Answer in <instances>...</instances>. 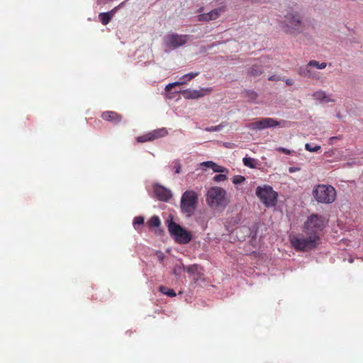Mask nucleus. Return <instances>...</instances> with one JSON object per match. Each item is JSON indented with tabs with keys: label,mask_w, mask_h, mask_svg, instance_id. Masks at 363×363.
Returning <instances> with one entry per match:
<instances>
[{
	"label": "nucleus",
	"mask_w": 363,
	"mask_h": 363,
	"mask_svg": "<svg viewBox=\"0 0 363 363\" xmlns=\"http://www.w3.org/2000/svg\"><path fill=\"white\" fill-rule=\"evenodd\" d=\"M328 220L318 214L311 215L304 223L303 231L308 235L302 234L290 237V242L294 249L299 251H310L318 245L320 233L325 228Z\"/></svg>",
	"instance_id": "nucleus-1"
},
{
	"label": "nucleus",
	"mask_w": 363,
	"mask_h": 363,
	"mask_svg": "<svg viewBox=\"0 0 363 363\" xmlns=\"http://www.w3.org/2000/svg\"><path fill=\"white\" fill-rule=\"evenodd\" d=\"M282 30L288 34L298 35L305 30V23L297 11L287 13L281 23Z\"/></svg>",
	"instance_id": "nucleus-2"
},
{
	"label": "nucleus",
	"mask_w": 363,
	"mask_h": 363,
	"mask_svg": "<svg viewBox=\"0 0 363 363\" xmlns=\"http://www.w3.org/2000/svg\"><path fill=\"white\" fill-rule=\"evenodd\" d=\"M199 203L197 194L192 190H187L183 193L180 201V209L186 217H191L196 209Z\"/></svg>",
	"instance_id": "nucleus-3"
},
{
	"label": "nucleus",
	"mask_w": 363,
	"mask_h": 363,
	"mask_svg": "<svg viewBox=\"0 0 363 363\" xmlns=\"http://www.w3.org/2000/svg\"><path fill=\"white\" fill-rule=\"evenodd\" d=\"M226 191L219 186L210 188L206 194V202L212 208L225 207L228 204Z\"/></svg>",
	"instance_id": "nucleus-4"
},
{
	"label": "nucleus",
	"mask_w": 363,
	"mask_h": 363,
	"mask_svg": "<svg viewBox=\"0 0 363 363\" xmlns=\"http://www.w3.org/2000/svg\"><path fill=\"white\" fill-rule=\"evenodd\" d=\"M313 195L318 203H331L336 197V191L330 185L318 184L313 190Z\"/></svg>",
	"instance_id": "nucleus-5"
},
{
	"label": "nucleus",
	"mask_w": 363,
	"mask_h": 363,
	"mask_svg": "<svg viewBox=\"0 0 363 363\" xmlns=\"http://www.w3.org/2000/svg\"><path fill=\"white\" fill-rule=\"evenodd\" d=\"M167 222L168 223L167 227L169 233L177 242L179 244H186L191 240L192 236L190 232L174 222L172 219Z\"/></svg>",
	"instance_id": "nucleus-6"
},
{
	"label": "nucleus",
	"mask_w": 363,
	"mask_h": 363,
	"mask_svg": "<svg viewBox=\"0 0 363 363\" xmlns=\"http://www.w3.org/2000/svg\"><path fill=\"white\" fill-rule=\"evenodd\" d=\"M256 195L267 207H273L277 204L278 194L270 186H258Z\"/></svg>",
	"instance_id": "nucleus-7"
},
{
	"label": "nucleus",
	"mask_w": 363,
	"mask_h": 363,
	"mask_svg": "<svg viewBox=\"0 0 363 363\" xmlns=\"http://www.w3.org/2000/svg\"><path fill=\"white\" fill-rule=\"evenodd\" d=\"M281 125V123L272 118H263L259 121L251 123L249 125L252 130H262Z\"/></svg>",
	"instance_id": "nucleus-8"
},
{
	"label": "nucleus",
	"mask_w": 363,
	"mask_h": 363,
	"mask_svg": "<svg viewBox=\"0 0 363 363\" xmlns=\"http://www.w3.org/2000/svg\"><path fill=\"white\" fill-rule=\"evenodd\" d=\"M189 36L188 35H178L176 33L167 35L165 38V43L169 47L178 48L184 45Z\"/></svg>",
	"instance_id": "nucleus-9"
},
{
	"label": "nucleus",
	"mask_w": 363,
	"mask_h": 363,
	"mask_svg": "<svg viewBox=\"0 0 363 363\" xmlns=\"http://www.w3.org/2000/svg\"><path fill=\"white\" fill-rule=\"evenodd\" d=\"M225 6H220L218 8H216L212 11H211L208 13H201L198 16V20L199 21H204V22H208L212 20L217 19L221 13L225 12Z\"/></svg>",
	"instance_id": "nucleus-10"
},
{
	"label": "nucleus",
	"mask_w": 363,
	"mask_h": 363,
	"mask_svg": "<svg viewBox=\"0 0 363 363\" xmlns=\"http://www.w3.org/2000/svg\"><path fill=\"white\" fill-rule=\"evenodd\" d=\"M155 197L162 201H168L172 197L171 191L163 186L155 184L153 186Z\"/></svg>",
	"instance_id": "nucleus-11"
},
{
	"label": "nucleus",
	"mask_w": 363,
	"mask_h": 363,
	"mask_svg": "<svg viewBox=\"0 0 363 363\" xmlns=\"http://www.w3.org/2000/svg\"><path fill=\"white\" fill-rule=\"evenodd\" d=\"M101 117L103 120L114 124L120 123L123 119V116L121 114L112 111L103 112Z\"/></svg>",
	"instance_id": "nucleus-12"
},
{
	"label": "nucleus",
	"mask_w": 363,
	"mask_h": 363,
	"mask_svg": "<svg viewBox=\"0 0 363 363\" xmlns=\"http://www.w3.org/2000/svg\"><path fill=\"white\" fill-rule=\"evenodd\" d=\"M309 66V62L306 66L300 67L298 69V74L302 77L310 79H318V75L315 71Z\"/></svg>",
	"instance_id": "nucleus-13"
},
{
	"label": "nucleus",
	"mask_w": 363,
	"mask_h": 363,
	"mask_svg": "<svg viewBox=\"0 0 363 363\" xmlns=\"http://www.w3.org/2000/svg\"><path fill=\"white\" fill-rule=\"evenodd\" d=\"M211 89H201V90L187 89L183 91V96L186 99H198L205 95V91L210 92Z\"/></svg>",
	"instance_id": "nucleus-14"
},
{
	"label": "nucleus",
	"mask_w": 363,
	"mask_h": 363,
	"mask_svg": "<svg viewBox=\"0 0 363 363\" xmlns=\"http://www.w3.org/2000/svg\"><path fill=\"white\" fill-rule=\"evenodd\" d=\"M117 8L118 7L114 8L109 12L99 13V18L103 25L106 26L111 21V18L113 16L114 13L117 10Z\"/></svg>",
	"instance_id": "nucleus-15"
},
{
	"label": "nucleus",
	"mask_w": 363,
	"mask_h": 363,
	"mask_svg": "<svg viewBox=\"0 0 363 363\" xmlns=\"http://www.w3.org/2000/svg\"><path fill=\"white\" fill-rule=\"evenodd\" d=\"M313 97L315 100L320 101H325L326 103L334 102V100L333 99L330 98L328 96H327L326 93L323 90H319V91H315L313 94Z\"/></svg>",
	"instance_id": "nucleus-16"
},
{
	"label": "nucleus",
	"mask_w": 363,
	"mask_h": 363,
	"mask_svg": "<svg viewBox=\"0 0 363 363\" xmlns=\"http://www.w3.org/2000/svg\"><path fill=\"white\" fill-rule=\"evenodd\" d=\"M149 133L150 134L152 141L160 138H163L168 134V131L165 128L156 129Z\"/></svg>",
	"instance_id": "nucleus-17"
},
{
	"label": "nucleus",
	"mask_w": 363,
	"mask_h": 363,
	"mask_svg": "<svg viewBox=\"0 0 363 363\" xmlns=\"http://www.w3.org/2000/svg\"><path fill=\"white\" fill-rule=\"evenodd\" d=\"M263 73V69L258 65H253L247 70V74L252 77H257Z\"/></svg>",
	"instance_id": "nucleus-18"
},
{
	"label": "nucleus",
	"mask_w": 363,
	"mask_h": 363,
	"mask_svg": "<svg viewBox=\"0 0 363 363\" xmlns=\"http://www.w3.org/2000/svg\"><path fill=\"white\" fill-rule=\"evenodd\" d=\"M159 291L162 294H165L167 296H169V297H174V296H176V292L174 291V289H169V288L166 287L164 286H160L159 287Z\"/></svg>",
	"instance_id": "nucleus-19"
},
{
	"label": "nucleus",
	"mask_w": 363,
	"mask_h": 363,
	"mask_svg": "<svg viewBox=\"0 0 363 363\" xmlns=\"http://www.w3.org/2000/svg\"><path fill=\"white\" fill-rule=\"evenodd\" d=\"M161 222L158 216H154L151 217L147 221V225L150 228H157L160 225Z\"/></svg>",
	"instance_id": "nucleus-20"
},
{
	"label": "nucleus",
	"mask_w": 363,
	"mask_h": 363,
	"mask_svg": "<svg viewBox=\"0 0 363 363\" xmlns=\"http://www.w3.org/2000/svg\"><path fill=\"white\" fill-rule=\"evenodd\" d=\"M243 164L249 167L250 168H255L256 165V160L254 158L251 157H244L243 160Z\"/></svg>",
	"instance_id": "nucleus-21"
},
{
	"label": "nucleus",
	"mask_w": 363,
	"mask_h": 363,
	"mask_svg": "<svg viewBox=\"0 0 363 363\" xmlns=\"http://www.w3.org/2000/svg\"><path fill=\"white\" fill-rule=\"evenodd\" d=\"M309 66H312L318 69H323L326 67L327 64L325 62L319 63L318 61L311 60L309 61Z\"/></svg>",
	"instance_id": "nucleus-22"
},
{
	"label": "nucleus",
	"mask_w": 363,
	"mask_h": 363,
	"mask_svg": "<svg viewBox=\"0 0 363 363\" xmlns=\"http://www.w3.org/2000/svg\"><path fill=\"white\" fill-rule=\"evenodd\" d=\"M136 140L138 143H146L152 141V139L150 133H147L143 135L137 137Z\"/></svg>",
	"instance_id": "nucleus-23"
},
{
	"label": "nucleus",
	"mask_w": 363,
	"mask_h": 363,
	"mask_svg": "<svg viewBox=\"0 0 363 363\" xmlns=\"http://www.w3.org/2000/svg\"><path fill=\"white\" fill-rule=\"evenodd\" d=\"M214 172H220V173H228V169L224 167L220 166L214 162V165L211 168Z\"/></svg>",
	"instance_id": "nucleus-24"
},
{
	"label": "nucleus",
	"mask_w": 363,
	"mask_h": 363,
	"mask_svg": "<svg viewBox=\"0 0 363 363\" xmlns=\"http://www.w3.org/2000/svg\"><path fill=\"white\" fill-rule=\"evenodd\" d=\"M245 96H247L249 100L254 101L257 98V94L252 90H247L245 91Z\"/></svg>",
	"instance_id": "nucleus-25"
},
{
	"label": "nucleus",
	"mask_w": 363,
	"mask_h": 363,
	"mask_svg": "<svg viewBox=\"0 0 363 363\" xmlns=\"http://www.w3.org/2000/svg\"><path fill=\"white\" fill-rule=\"evenodd\" d=\"M184 84H185V81H180V82H176L174 83H170L166 86L165 91H170L174 86Z\"/></svg>",
	"instance_id": "nucleus-26"
},
{
	"label": "nucleus",
	"mask_w": 363,
	"mask_h": 363,
	"mask_svg": "<svg viewBox=\"0 0 363 363\" xmlns=\"http://www.w3.org/2000/svg\"><path fill=\"white\" fill-rule=\"evenodd\" d=\"M305 148H306V150H308V151H309L311 152H318V150H320L321 149L320 145L312 146L309 143H306V144Z\"/></svg>",
	"instance_id": "nucleus-27"
},
{
	"label": "nucleus",
	"mask_w": 363,
	"mask_h": 363,
	"mask_svg": "<svg viewBox=\"0 0 363 363\" xmlns=\"http://www.w3.org/2000/svg\"><path fill=\"white\" fill-rule=\"evenodd\" d=\"M227 179V176L226 174H216V176H214L213 177V181L215 182H224Z\"/></svg>",
	"instance_id": "nucleus-28"
},
{
	"label": "nucleus",
	"mask_w": 363,
	"mask_h": 363,
	"mask_svg": "<svg viewBox=\"0 0 363 363\" xmlns=\"http://www.w3.org/2000/svg\"><path fill=\"white\" fill-rule=\"evenodd\" d=\"M183 269L188 273H194L197 270V265L192 264L189 266H183Z\"/></svg>",
	"instance_id": "nucleus-29"
},
{
	"label": "nucleus",
	"mask_w": 363,
	"mask_h": 363,
	"mask_svg": "<svg viewBox=\"0 0 363 363\" xmlns=\"http://www.w3.org/2000/svg\"><path fill=\"white\" fill-rule=\"evenodd\" d=\"M144 223V218L143 216H137L133 220V225L135 228H137V225H140Z\"/></svg>",
	"instance_id": "nucleus-30"
},
{
	"label": "nucleus",
	"mask_w": 363,
	"mask_h": 363,
	"mask_svg": "<svg viewBox=\"0 0 363 363\" xmlns=\"http://www.w3.org/2000/svg\"><path fill=\"white\" fill-rule=\"evenodd\" d=\"M181 168H182V166H181L179 161L175 160L173 162L172 169L174 170V172L176 174H179L180 172Z\"/></svg>",
	"instance_id": "nucleus-31"
},
{
	"label": "nucleus",
	"mask_w": 363,
	"mask_h": 363,
	"mask_svg": "<svg viewBox=\"0 0 363 363\" xmlns=\"http://www.w3.org/2000/svg\"><path fill=\"white\" fill-rule=\"evenodd\" d=\"M245 180V178L241 175H236L233 178V182L235 184H239L242 183Z\"/></svg>",
	"instance_id": "nucleus-32"
},
{
	"label": "nucleus",
	"mask_w": 363,
	"mask_h": 363,
	"mask_svg": "<svg viewBox=\"0 0 363 363\" xmlns=\"http://www.w3.org/2000/svg\"><path fill=\"white\" fill-rule=\"evenodd\" d=\"M199 72H190L183 76V78H187V80H191L199 75Z\"/></svg>",
	"instance_id": "nucleus-33"
},
{
	"label": "nucleus",
	"mask_w": 363,
	"mask_h": 363,
	"mask_svg": "<svg viewBox=\"0 0 363 363\" xmlns=\"http://www.w3.org/2000/svg\"><path fill=\"white\" fill-rule=\"evenodd\" d=\"M277 150V151L284 153L286 155H291V151L290 150L286 149L285 147H278Z\"/></svg>",
	"instance_id": "nucleus-34"
},
{
	"label": "nucleus",
	"mask_w": 363,
	"mask_h": 363,
	"mask_svg": "<svg viewBox=\"0 0 363 363\" xmlns=\"http://www.w3.org/2000/svg\"><path fill=\"white\" fill-rule=\"evenodd\" d=\"M201 165L203 167L211 169L213 167V166L214 165V162L212 161L203 162L201 164Z\"/></svg>",
	"instance_id": "nucleus-35"
},
{
	"label": "nucleus",
	"mask_w": 363,
	"mask_h": 363,
	"mask_svg": "<svg viewBox=\"0 0 363 363\" xmlns=\"http://www.w3.org/2000/svg\"><path fill=\"white\" fill-rule=\"evenodd\" d=\"M268 79L269 81H275V82H277V81H280L281 80V77H279V76H277V75H272L270 76Z\"/></svg>",
	"instance_id": "nucleus-36"
},
{
	"label": "nucleus",
	"mask_w": 363,
	"mask_h": 363,
	"mask_svg": "<svg viewBox=\"0 0 363 363\" xmlns=\"http://www.w3.org/2000/svg\"><path fill=\"white\" fill-rule=\"evenodd\" d=\"M220 129V125H216V126H212L211 128H207L206 130L208 131H218Z\"/></svg>",
	"instance_id": "nucleus-37"
},
{
	"label": "nucleus",
	"mask_w": 363,
	"mask_h": 363,
	"mask_svg": "<svg viewBox=\"0 0 363 363\" xmlns=\"http://www.w3.org/2000/svg\"><path fill=\"white\" fill-rule=\"evenodd\" d=\"M285 83L286 84V85L288 86H291L294 84V80L291 79H286L285 80Z\"/></svg>",
	"instance_id": "nucleus-38"
},
{
	"label": "nucleus",
	"mask_w": 363,
	"mask_h": 363,
	"mask_svg": "<svg viewBox=\"0 0 363 363\" xmlns=\"http://www.w3.org/2000/svg\"><path fill=\"white\" fill-rule=\"evenodd\" d=\"M338 139V137H331L330 138V142L331 144L333 143V142H335V140H337Z\"/></svg>",
	"instance_id": "nucleus-39"
},
{
	"label": "nucleus",
	"mask_w": 363,
	"mask_h": 363,
	"mask_svg": "<svg viewBox=\"0 0 363 363\" xmlns=\"http://www.w3.org/2000/svg\"><path fill=\"white\" fill-rule=\"evenodd\" d=\"M289 172H294L296 171V168L290 167L289 169Z\"/></svg>",
	"instance_id": "nucleus-40"
},
{
	"label": "nucleus",
	"mask_w": 363,
	"mask_h": 363,
	"mask_svg": "<svg viewBox=\"0 0 363 363\" xmlns=\"http://www.w3.org/2000/svg\"><path fill=\"white\" fill-rule=\"evenodd\" d=\"M181 81H185V84L189 82V80H187V78H183V76L181 77Z\"/></svg>",
	"instance_id": "nucleus-41"
}]
</instances>
